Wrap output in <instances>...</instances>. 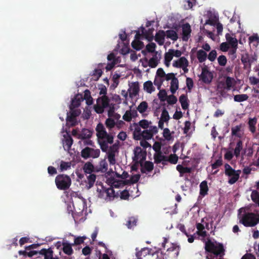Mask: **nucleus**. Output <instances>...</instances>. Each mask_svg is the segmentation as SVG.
Instances as JSON below:
<instances>
[{"label":"nucleus","mask_w":259,"mask_h":259,"mask_svg":"<svg viewBox=\"0 0 259 259\" xmlns=\"http://www.w3.org/2000/svg\"><path fill=\"white\" fill-rule=\"evenodd\" d=\"M92 135V132L91 131L88 129H83L79 135V137L82 139H87L90 138Z\"/></svg>","instance_id":"obj_54"},{"label":"nucleus","mask_w":259,"mask_h":259,"mask_svg":"<svg viewBox=\"0 0 259 259\" xmlns=\"http://www.w3.org/2000/svg\"><path fill=\"white\" fill-rule=\"evenodd\" d=\"M84 100L85 101L86 104L88 105H91L93 103V100L91 95L90 92L87 90L84 92V96L83 98V100Z\"/></svg>","instance_id":"obj_41"},{"label":"nucleus","mask_w":259,"mask_h":259,"mask_svg":"<svg viewBox=\"0 0 259 259\" xmlns=\"http://www.w3.org/2000/svg\"><path fill=\"white\" fill-rule=\"evenodd\" d=\"M256 123V119L255 118H250L248 121L250 131L254 133L255 132V125Z\"/></svg>","instance_id":"obj_52"},{"label":"nucleus","mask_w":259,"mask_h":259,"mask_svg":"<svg viewBox=\"0 0 259 259\" xmlns=\"http://www.w3.org/2000/svg\"><path fill=\"white\" fill-rule=\"evenodd\" d=\"M97 192L100 197L107 200H110L117 196V192L115 193L112 188H106L102 184L97 185Z\"/></svg>","instance_id":"obj_7"},{"label":"nucleus","mask_w":259,"mask_h":259,"mask_svg":"<svg viewBox=\"0 0 259 259\" xmlns=\"http://www.w3.org/2000/svg\"><path fill=\"white\" fill-rule=\"evenodd\" d=\"M109 63L107 64L106 69L108 71L110 70L116 64L120 62V57H116L113 53L109 54L107 57Z\"/></svg>","instance_id":"obj_18"},{"label":"nucleus","mask_w":259,"mask_h":259,"mask_svg":"<svg viewBox=\"0 0 259 259\" xmlns=\"http://www.w3.org/2000/svg\"><path fill=\"white\" fill-rule=\"evenodd\" d=\"M164 80H165L164 78L155 75L154 83L155 85L159 88Z\"/></svg>","instance_id":"obj_57"},{"label":"nucleus","mask_w":259,"mask_h":259,"mask_svg":"<svg viewBox=\"0 0 259 259\" xmlns=\"http://www.w3.org/2000/svg\"><path fill=\"white\" fill-rule=\"evenodd\" d=\"M162 135L165 140L167 141H172L174 140V136L172 135V133L167 128H163Z\"/></svg>","instance_id":"obj_36"},{"label":"nucleus","mask_w":259,"mask_h":259,"mask_svg":"<svg viewBox=\"0 0 259 259\" xmlns=\"http://www.w3.org/2000/svg\"><path fill=\"white\" fill-rule=\"evenodd\" d=\"M170 118L168 111L165 109H163L162 111L160 119L158 122V127L161 129L163 128L164 123L167 122Z\"/></svg>","instance_id":"obj_22"},{"label":"nucleus","mask_w":259,"mask_h":259,"mask_svg":"<svg viewBox=\"0 0 259 259\" xmlns=\"http://www.w3.org/2000/svg\"><path fill=\"white\" fill-rule=\"evenodd\" d=\"M135 156L134 159L137 162L142 161L145 157V153L139 147H137L134 150Z\"/></svg>","instance_id":"obj_24"},{"label":"nucleus","mask_w":259,"mask_h":259,"mask_svg":"<svg viewBox=\"0 0 259 259\" xmlns=\"http://www.w3.org/2000/svg\"><path fill=\"white\" fill-rule=\"evenodd\" d=\"M96 176L94 174H91L87 177V184L86 185V188L88 189H90L93 186L96 181Z\"/></svg>","instance_id":"obj_38"},{"label":"nucleus","mask_w":259,"mask_h":259,"mask_svg":"<svg viewBox=\"0 0 259 259\" xmlns=\"http://www.w3.org/2000/svg\"><path fill=\"white\" fill-rule=\"evenodd\" d=\"M140 91L138 82H133L128 84V92L131 98H134L139 95Z\"/></svg>","instance_id":"obj_17"},{"label":"nucleus","mask_w":259,"mask_h":259,"mask_svg":"<svg viewBox=\"0 0 259 259\" xmlns=\"http://www.w3.org/2000/svg\"><path fill=\"white\" fill-rule=\"evenodd\" d=\"M179 101L181 104L182 108L186 110L188 108L189 103L187 97L184 95H182L180 97Z\"/></svg>","instance_id":"obj_37"},{"label":"nucleus","mask_w":259,"mask_h":259,"mask_svg":"<svg viewBox=\"0 0 259 259\" xmlns=\"http://www.w3.org/2000/svg\"><path fill=\"white\" fill-rule=\"evenodd\" d=\"M148 105L146 101H143L138 106L137 109L138 112L143 116H146L148 115Z\"/></svg>","instance_id":"obj_27"},{"label":"nucleus","mask_w":259,"mask_h":259,"mask_svg":"<svg viewBox=\"0 0 259 259\" xmlns=\"http://www.w3.org/2000/svg\"><path fill=\"white\" fill-rule=\"evenodd\" d=\"M225 167V174L229 177V183L234 184L239 179L240 170H234L229 164H226Z\"/></svg>","instance_id":"obj_11"},{"label":"nucleus","mask_w":259,"mask_h":259,"mask_svg":"<svg viewBox=\"0 0 259 259\" xmlns=\"http://www.w3.org/2000/svg\"><path fill=\"white\" fill-rule=\"evenodd\" d=\"M248 96L246 94L236 95L234 97V100L235 102H241L246 101L248 99Z\"/></svg>","instance_id":"obj_48"},{"label":"nucleus","mask_w":259,"mask_h":259,"mask_svg":"<svg viewBox=\"0 0 259 259\" xmlns=\"http://www.w3.org/2000/svg\"><path fill=\"white\" fill-rule=\"evenodd\" d=\"M83 170L86 174H91L94 170V166L90 162H87L83 166Z\"/></svg>","instance_id":"obj_49"},{"label":"nucleus","mask_w":259,"mask_h":259,"mask_svg":"<svg viewBox=\"0 0 259 259\" xmlns=\"http://www.w3.org/2000/svg\"><path fill=\"white\" fill-rule=\"evenodd\" d=\"M226 41L231 46L230 54H234L237 50L238 46V40L234 34L227 33L226 34Z\"/></svg>","instance_id":"obj_16"},{"label":"nucleus","mask_w":259,"mask_h":259,"mask_svg":"<svg viewBox=\"0 0 259 259\" xmlns=\"http://www.w3.org/2000/svg\"><path fill=\"white\" fill-rule=\"evenodd\" d=\"M55 183L58 189L66 190L70 186L71 180L70 178L67 175H59L56 177Z\"/></svg>","instance_id":"obj_8"},{"label":"nucleus","mask_w":259,"mask_h":259,"mask_svg":"<svg viewBox=\"0 0 259 259\" xmlns=\"http://www.w3.org/2000/svg\"><path fill=\"white\" fill-rule=\"evenodd\" d=\"M158 132V128H156L155 131L152 132L150 130H146L143 131L142 132V138L145 140L151 139L154 135L157 134Z\"/></svg>","instance_id":"obj_34"},{"label":"nucleus","mask_w":259,"mask_h":259,"mask_svg":"<svg viewBox=\"0 0 259 259\" xmlns=\"http://www.w3.org/2000/svg\"><path fill=\"white\" fill-rule=\"evenodd\" d=\"M167 103L170 105H173L177 103V98L174 95H169L167 96L166 100Z\"/></svg>","instance_id":"obj_56"},{"label":"nucleus","mask_w":259,"mask_h":259,"mask_svg":"<svg viewBox=\"0 0 259 259\" xmlns=\"http://www.w3.org/2000/svg\"><path fill=\"white\" fill-rule=\"evenodd\" d=\"M207 53L202 50H199L197 52V58L200 62H203L207 58Z\"/></svg>","instance_id":"obj_42"},{"label":"nucleus","mask_w":259,"mask_h":259,"mask_svg":"<svg viewBox=\"0 0 259 259\" xmlns=\"http://www.w3.org/2000/svg\"><path fill=\"white\" fill-rule=\"evenodd\" d=\"M122 75L120 73H118L117 72H115L112 77V80L113 81V83L112 85V87L113 88H116L118 84V79Z\"/></svg>","instance_id":"obj_53"},{"label":"nucleus","mask_w":259,"mask_h":259,"mask_svg":"<svg viewBox=\"0 0 259 259\" xmlns=\"http://www.w3.org/2000/svg\"><path fill=\"white\" fill-rule=\"evenodd\" d=\"M74 212L73 217L75 219H77V217L81 216L82 218L79 219L81 220L84 219V217L87 215V206L85 200L82 197H75L73 201Z\"/></svg>","instance_id":"obj_5"},{"label":"nucleus","mask_w":259,"mask_h":259,"mask_svg":"<svg viewBox=\"0 0 259 259\" xmlns=\"http://www.w3.org/2000/svg\"><path fill=\"white\" fill-rule=\"evenodd\" d=\"M226 90L228 91L234 88L236 84V80L232 77H227L225 80Z\"/></svg>","instance_id":"obj_35"},{"label":"nucleus","mask_w":259,"mask_h":259,"mask_svg":"<svg viewBox=\"0 0 259 259\" xmlns=\"http://www.w3.org/2000/svg\"><path fill=\"white\" fill-rule=\"evenodd\" d=\"M139 125L144 130H150V131L153 132L155 131L157 126L152 125V122L150 120L147 119H142L138 122Z\"/></svg>","instance_id":"obj_20"},{"label":"nucleus","mask_w":259,"mask_h":259,"mask_svg":"<svg viewBox=\"0 0 259 259\" xmlns=\"http://www.w3.org/2000/svg\"><path fill=\"white\" fill-rule=\"evenodd\" d=\"M242 125H236L232 128L231 132L233 136H235L238 137H241L242 135V131L241 130Z\"/></svg>","instance_id":"obj_39"},{"label":"nucleus","mask_w":259,"mask_h":259,"mask_svg":"<svg viewBox=\"0 0 259 259\" xmlns=\"http://www.w3.org/2000/svg\"><path fill=\"white\" fill-rule=\"evenodd\" d=\"M136 224V219L135 218H131L129 219L127 223L126 224V226L128 228H132L133 227L135 226Z\"/></svg>","instance_id":"obj_64"},{"label":"nucleus","mask_w":259,"mask_h":259,"mask_svg":"<svg viewBox=\"0 0 259 259\" xmlns=\"http://www.w3.org/2000/svg\"><path fill=\"white\" fill-rule=\"evenodd\" d=\"M182 52L179 50L169 49L167 52L164 54V64L167 67H169L170 62L174 57L179 58L182 55Z\"/></svg>","instance_id":"obj_10"},{"label":"nucleus","mask_w":259,"mask_h":259,"mask_svg":"<svg viewBox=\"0 0 259 259\" xmlns=\"http://www.w3.org/2000/svg\"><path fill=\"white\" fill-rule=\"evenodd\" d=\"M41 253L44 255L45 259H53V252L51 248L42 249L41 250Z\"/></svg>","instance_id":"obj_45"},{"label":"nucleus","mask_w":259,"mask_h":259,"mask_svg":"<svg viewBox=\"0 0 259 259\" xmlns=\"http://www.w3.org/2000/svg\"><path fill=\"white\" fill-rule=\"evenodd\" d=\"M99 90L100 95H103V96L97 99L96 104L94 106L95 111L97 113H102L105 108H108V116H111L112 114L113 107H112L111 104H109V100L105 96L107 93V89L105 86L101 85Z\"/></svg>","instance_id":"obj_2"},{"label":"nucleus","mask_w":259,"mask_h":259,"mask_svg":"<svg viewBox=\"0 0 259 259\" xmlns=\"http://www.w3.org/2000/svg\"><path fill=\"white\" fill-rule=\"evenodd\" d=\"M71 162H66L63 160H61L60 162V166L59 169L61 171H64L65 170H67L71 168Z\"/></svg>","instance_id":"obj_40"},{"label":"nucleus","mask_w":259,"mask_h":259,"mask_svg":"<svg viewBox=\"0 0 259 259\" xmlns=\"http://www.w3.org/2000/svg\"><path fill=\"white\" fill-rule=\"evenodd\" d=\"M249 43L251 47L256 48L259 44V36L257 34H253L249 37Z\"/></svg>","instance_id":"obj_32"},{"label":"nucleus","mask_w":259,"mask_h":259,"mask_svg":"<svg viewBox=\"0 0 259 259\" xmlns=\"http://www.w3.org/2000/svg\"><path fill=\"white\" fill-rule=\"evenodd\" d=\"M242 149V143L241 141L237 142L236 147L234 149V154L236 157H238L240 155V152Z\"/></svg>","instance_id":"obj_51"},{"label":"nucleus","mask_w":259,"mask_h":259,"mask_svg":"<svg viewBox=\"0 0 259 259\" xmlns=\"http://www.w3.org/2000/svg\"><path fill=\"white\" fill-rule=\"evenodd\" d=\"M167 96V93L164 90H160L158 94V97L161 101H165Z\"/></svg>","instance_id":"obj_58"},{"label":"nucleus","mask_w":259,"mask_h":259,"mask_svg":"<svg viewBox=\"0 0 259 259\" xmlns=\"http://www.w3.org/2000/svg\"><path fill=\"white\" fill-rule=\"evenodd\" d=\"M166 81H170L169 90L172 94H175L178 90L179 82L176 75L173 73H169L166 76Z\"/></svg>","instance_id":"obj_14"},{"label":"nucleus","mask_w":259,"mask_h":259,"mask_svg":"<svg viewBox=\"0 0 259 259\" xmlns=\"http://www.w3.org/2000/svg\"><path fill=\"white\" fill-rule=\"evenodd\" d=\"M165 32L164 31H159L155 35V40L159 45H162L164 42Z\"/></svg>","instance_id":"obj_30"},{"label":"nucleus","mask_w":259,"mask_h":259,"mask_svg":"<svg viewBox=\"0 0 259 259\" xmlns=\"http://www.w3.org/2000/svg\"><path fill=\"white\" fill-rule=\"evenodd\" d=\"M140 32H141V34L140 33V36L143 38H145L148 41H151L153 38V31L149 29L148 31L145 30V29L143 27H141L140 30H139Z\"/></svg>","instance_id":"obj_28"},{"label":"nucleus","mask_w":259,"mask_h":259,"mask_svg":"<svg viewBox=\"0 0 259 259\" xmlns=\"http://www.w3.org/2000/svg\"><path fill=\"white\" fill-rule=\"evenodd\" d=\"M137 116V111L130 107V110H127L123 116V119L126 121H130L133 118Z\"/></svg>","instance_id":"obj_26"},{"label":"nucleus","mask_w":259,"mask_h":259,"mask_svg":"<svg viewBox=\"0 0 259 259\" xmlns=\"http://www.w3.org/2000/svg\"><path fill=\"white\" fill-rule=\"evenodd\" d=\"M150 249L148 248H143L141 251L137 252L136 256L138 257V259H142L140 256H145L147 255L150 254Z\"/></svg>","instance_id":"obj_47"},{"label":"nucleus","mask_w":259,"mask_h":259,"mask_svg":"<svg viewBox=\"0 0 259 259\" xmlns=\"http://www.w3.org/2000/svg\"><path fill=\"white\" fill-rule=\"evenodd\" d=\"M158 64V60L156 58L153 57L151 58L148 62L149 66L152 68H154L157 66Z\"/></svg>","instance_id":"obj_61"},{"label":"nucleus","mask_w":259,"mask_h":259,"mask_svg":"<svg viewBox=\"0 0 259 259\" xmlns=\"http://www.w3.org/2000/svg\"><path fill=\"white\" fill-rule=\"evenodd\" d=\"M62 133L64 137L62 140L63 147L65 150H69L72 144V140L68 133L64 132V128L62 129Z\"/></svg>","instance_id":"obj_19"},{"label":"nucleus","mask_w":259,"mask_h":259,"mask_svg":"<svg viewBox=\"0 0 259 259\" xmlns=\"http://www.w3.org/2000/svg\"><path fill=\"white\" fill-rule=\"evenodd\" d=\"M102 74V71L100 69H95L93 73V78L98 80Z\"/></svg>","instance_id":"obj_59"},{"label":"nucleus","mask_w":259,"mask_h":259,"mask_svg":"<svg viewBox=\"0 0 259 259\" xmlns=\"http://www.w3.org/2000/svg\"><path fill=\"white\" fill-rule=\"evenodd\" d=\"M144 90L148 94H151L155 91V88L151 81L148 80L143 84Z\"/></svg>","instance_id":"obj_31"},{"label":"nucleus","mask_w":259,"mask_h":259,"mask_svg":"<svg viewBox=\"0 0 259 259\" xmlns=\"http://www.w3.org/2000/svg\"><path fill=\"white\" fill-rule=\"evenodd\" d=\"M182 28L183 40L187 41L190 36L191 32V26L188 23H186L182 25Z\"/></svg>","instance_id":"obj_25"},{"label":"nucleus","mask_w":259,"mask_h":259,"mask_svg":"<svg viewBox=\"0 0 259 259\" xmlns=\"http://www.w3.org/2000/svg\"><path fill=\"white\" fill-rule=\"evenodd\" d=\"M218 61L220 65L224 66L227 63V58L225 56L221 55L218 57Z\"/></svg>","instance_id":"obj_62"},{"label":"nucleus","mask_w":259,"mask_h":259,"mask_svg":"<svg viewBox=\"0 0 259 259\" xmlns=\"http://www.w3.org/2000/svg\"><path fill=\"white\" fill-rule=\"evenodd\" d=\"M118 169L115 167V171L107 176V183L112 187L120 188L125 185L127 181L125 179L127 177V174L124 171L120 174L118 172Z\"/></svg>","instance_id":"obj_4"},{"label":"nucleus","mask_w":259,"mask_h":259,"mask_svg":"<svg viewBox=\"0 0 259 259\" xmlns=\"http://www.w3.org/2000/svg\"><path fill=\"white\" fill-rule=\"evenodd\" d=\"M134 130L133 131V137L136 140H140L142 139V132L141 127L139 125V123L134 124Z\"/></svg>","instance_id":"obj_29"},{"label":"nucleus","mask_w":259,"mask_h":259,"mask_svg":"<svg viewBox=\"0 0 259 259\" xmlns=\"http://www.w3.org/2000/svg\"><path fill=\"white\" fill-rule=\"evenodd\" d=\"M207 184L206 181H203L200 185V194L203 196H205L208 191Z\"/></svg>","instance_id":"obj_43"},{"label":"nucleus","mask_w":259,"mask_h":259,"mask_svg":"<svg viewBox=\"0 0 259 259\" xmlns=\"http://www.w3.org/2000/svg\"><path fill=\"white\" fill-rule=\"evenodd\" d=\"M200 78L204 82L209 83L211 81L213 75L206 68L203 67L202 69Z\"/></svg>","instance_id":"obj_21"},{"label":"nucleus","mask_w":259,"mask_h":259,"mask_svg":"<svg viewBox=\"0 0 259 259\" xmlns=\"http://www.w3.org/2000/svg\"><path fill=\"white\" fill-rule=\"evenodd\" d=\"M189 64L188 60L185 57H181L173 61L172 63L173 67L182 69L184 73H187L188 71Z\"/></svg>","instance_id":"obj_13"},{"label":"nucleus","mask_w":259,"mask_h":259,"mask_svg":"<svg viewBox=\"0 0 259 259\" xmlns=\"http://www.w3.org/2000/svg\"><path fill=\"white\" fill-rule=\"evenodd\" d=\"M108 169V164L105 159L102 160L99 164V170L102 172H105Z\"/></svg>","instance_id":"obj_55"},{"label":"nucleus","mask_w":259,"mask_h":259,"mask_svg":"<svg viewBox=\"0 0 259 259\" xmlns=\"http://www.w3.org/2000/svg\"><path fill=\"white\" fill-rule=\"evenodd\" d=\"M83 101V96L81 94H77L72 100L71 104L70 106V112L67 115V123L70 126L76 124L77 121L76 117L78 116L81 111L79 109H76L75 108L78 107L81 102Z\"/></svg>","instance_id":"obj_3"},{"label":"nucleus","mask_w":259,"mask_h":259,"mask_svg":"<svg viewBox=\"0 0 259 259\" xmlns=\"http://www.w3.org/2000/svg\"><path fill=\"white\" fill-rule=\"evenodd\" d=\"M219 22V18L215 15L211 16L210 18L207 20L204 24H208L210 25L215 26Z\"/></svg>","instance_id":"obj_44"},{"label":"nucleus","mask_w":259,"mask_h":259,"mask_svg":"<svg viewBox=\"0 0 259 259\" xmlns=\"http://www.w3.org/2000/svg\"><path fill=\"white\" fill-rule=\"evenodd\" d=\"M122 48L120 50L119 52L122 55H125L129 53L130 48L128 45H126L124 42L122 43Z\"/></svg>","instance_id":"obj_63"},{"label":"nucleus","mask_w":259,"mask_h":259,"mask_svg":"<svg viewBox=\"0 0 259 259\" xmlns=\"http://www.w3.org/2000/svg\"><path fill=\"white\" fill-rule=\"evenodd\" d=\"M165 32L166 36L173 40H176L178 38V34L175 30H169Z\"/></svg>","instance_id":"obj_46"},{"label":"nucleus","mask_w":259,"mask_h":259,"mask_svg":"<svg viewBox=\"0 0 259 259\" xmlns=\"http://www.w3.org/2000/svg\"><path fill=\"white\" fill-rule=\"evenodd\" d=\"M168 75L167 74H165L163 69L159 68L157 69L156 73V75L162 77L164 78L166 80V76Z\"/></svg>","instance_id":"obj_60"},{"label":"nucleus","mask_w":259,"mask_h":259,"mask_svg":"<svg viewBox=\"0 0 259 259\" xmlns=\"http://www.w3.org/2000/svg\"><path fill=\"white\" fill-rule=\"evenodd\" d=\"M63 245V252L67 254L71 255L73 252V249L71 245L67 241L64 240L62 242Z\"/></svg>","instance_id":"obj_33"},{"label":"nucleus","mask_w":259,"mask_h":259,"mask_svg":"<svg viewBox=\"0 0 259 259\" xmlns=\"http://www.w3.org/2000/svg\"><path fill=\"white\" fill-rule=\"evenodd\" d=\"M252 200L259 206V192L256 190H253L251 194Z\"/></svg>","instance_id":"obj_50"},{"label":"nucleus","mask_w":259,"mask_h":259,"mask_svg":"<svg viewBox=\"0 0 259 259\" xmlns=\"http://www.w3.org/2000/svg\"><path fill=\"white\" fill-rule=\"evenodd\" d=\"M81 156L87 159L88 158H98L100 154V151L98 149H93L86 147L81 151Z\"/></svg>","instance_id":"obj_15"},{"label":"nucleus","mask_w":259,"mask_h":259,"mask_svg":"<svg viewBox=\"0 0 259 259\" xmlns=\"http://www.w3.org/2000/svg\"><path fill=\"white\" fill-rule=\"evenodd\" d=\"M140 35V31H138L135 36L134 40H133L132 43L133 48L137 50H140L144 46L143 42L140 40V39H143Z\"/></svg>","instance_id":"obj_23"},{"label":"nucleus","mask_w":259,"mask_h":259,"mask_svg":"<svg viewBox=\"0 0 259 259\" xmlns=\"http://www.w3.org/2000/svg\"><path fill=\"white\" fill-rule=\"evenodd\" d=\"M96 131L98 143L101 150L103 152L107 151L108 144L113 142V136L107 133L104 125L101 123L98 124Z\"/></svg>","instance_id":"obj_1"},{"label":"nucleus","mask_w":259,"mask_h":259,"mask_svg":"<svg viewBox=\"0 0 259 259\" xmlns=\"http://www.w3.org/2000/svg\"><path fill=\"white\" fill-rule=\"evenodd\" d=\"M205 249L207 251L214 255L222 256L224 254V249L222 244L214 240L208 239L205 242Z\"/></svg>","instance_id":"obj_6"},{"label":"nucleus","mask_w":259,"mask_h":259,"mask_svg":"<svg viewBox=\"0 0 259 259\" xmlns=\"http://www.w3.org/2000/svg\"><path fill=\"white\" fill-rule=\"evenodd\" d=\"M107 154V158L110 164L113 165L116 163V156L118 153V145L117 144H114L110 148H108L106 151Z\"/></svg>","instance_id":"obj_12"},{"label":"nucleus","mask_w":259,"mask_h":259,"mask_svg":"<svg viewBox=\"0 0 259 259\" xmlns=\"http://www.w3.org/2000/svg\"><path fill=\"white\" fill-rule=\"evenodd\" d=\"M245 226L251 227L256 225L259 222V217L258 215L252 213L245 214L240 220Z\"/></svg>","instance_id":"obj_9"}]
</instances>
